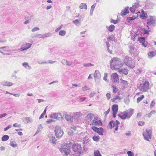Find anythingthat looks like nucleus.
I'll use <instances>...</instances> for the list:
<instances>
[{
  "mask_svg": "<svg viewBox=\"0 0 156 156\" xmlns=\"http://www.w3.org/2000/svg\"><path fill=\"white\" fill-rule=\"evenodd\" d=\"M123 65L122 61L118 58L116 57L113 58L110 61V66L112 69H115L120 68L122 67Z\"/></svg>",
  "mask_w": 156,
  "mask_h": 156,
  "instance_id": "obj_1",
  "label": "nucleus"
},
{
  "mask_svg": "<svg viewBox=\"0 0 156 156\" xmlns=\"http://www.w3.org/2000/svg\"><path fill=\"white\" fill-rule=\"evenodd\" d=\"M60 151L64 155L68 156L70 153V148L69 146L67 144L62 145L60 149Z\"/></svg>",
  "mask_w": 156,
  "mask_h": 156,
  "instance_id": "obj_2",
  "label": "nucleus"
},
{
  "mask_svg": "<svg viewBox=\"0 0 156 156\" xmlns=\"http://www.w3.org/2000/svg\"><path fill=\"white\" fill-rule=\"evenodd\" d=\"M125 63L131 68H133L135 67L134 61L128 56H126L124 60Z\"/></svg>",
  "mask_w": 156,
  "mask_h": 156,
  "instance_id": "obj_3",
  "label": "nucleus"
},
{
  "mask_svg": "<svg viewBox=\"0 0 156 156\" xmlns=\"http://www.w3.org/2000/svg\"><path fill=\"white\" fill-rule=\"evenodd\" d=\"M149 87V82L148 81H145L143 83L140 84L139 88L140 91L146 92L148 90Z\"/></svg>",
  "mask_w": 156,
  "mask_h": 156,
  "instance_id": "obj_4",
  "label": "nucleus"
},
{
  "mask_svg": "<svg viewBox=\"0 0 156 156\" xmlns=\"http://www.w3.org/2000/svg\"><path fill=\"white\" fill-rule=\"evenodd\" d=\"M55 135L57 138H60L63 134V131L62 130L61 127L59 125H57L55 129Z\"/></svg>",
  "mask_w": 156,
  "mask_h": 156,
  "instance_id": "obj_5",
  "label": "nucleus"
},
{
  "mask_svg": "<svg viewBox=\"0 0 156 156\" xmlns=\"http://www.w3.org/2000/svg\"><path fill=\"white\" fill-rule=\"evenodd\" d=\"M152 133L151 129H147L146 133H144L143 134L144 139L147 141H149V139H151V138Z\"/></svg>",
  "mask_w": 156,
  "mask_h": 156,
  "instance_id": "obj_6",
  "label": "nucleus"
},
{
  "mask_svg": "<svg viewBox=\"0 0 156 156\" xmlns=\"http://www.w3.org/2000/svg\"><path fill=\"white\" fill-rule=\"evenodd\" d=\"M73 150L75 152H78L79 153H81L82 151V149L81 145L80 144H73L72 146Z\"/></svg>",
  "mask_w": 156,
  "mask_h": 156,
  "instance_id": "obj_7",
  "label": "nucleus"
},
{
  "mask_svg": "<svg viewBox=\"0 0 156 156\" xmlns=\"http://www.w3.org/2000/svg\"><path fill=\"white\" fill-rule=\"evenodd\" d=\"M119 124V122L116 120L115 121H112L110 122L109 123V125L110 126L111 129L115 127V130L116 131H117L118 129V126Z\"/></svg>",
  "mask_w": 156,
  "mask_h": 156,
  "instance_id": "obj_8",
  "label": "nucleus"
},
{
  "mask_svg": "<svg viewBox=\"0 0 156 156\" xmlns=\"http://www.w3.org/2000/svg\"><path fill=\"white\" fill-rule=\"evenodd\" d=\"M50 117L53 119H54L58 120H62L63 119L61 114L60 113H53L50 115Z\"/></svg>",
  "mask_w": 156,
  "mask_h": 156,
  "instance_id": "obj_9",
  "label": "nucleus"
},
{
  "mask_svg": "<svg viewBox=\"0 0 156 156\" xmlns=\"http://www.w3.org/2000/svg\"><path fill=\"white\" fill-rule=\"evenodd\" d=\"M91 128L95 132L97 133L100 135H103L104 129L102 127L98 128L97 127L93 126Z\"/></svg>",
  "mask_w": 156,
  "mask_h": 156,
  "instance_id": "obj_10",
  "label": "nucleus"
},
{
  "mask_svg": "<svg viewBox=\"0 0 156 156\" xmlns=\"http://www.w3.org/2000/svg\"><path fill=\"white\" fill-rule=\"evenodd\" d=\"M149 18L147 20V23L148 25L155 24L156 23V18L155 17L149 16Z\"/></svg>",
  "mask_w": 156,
  "mask_h": 156,
  "instance_id": "obj_11",
  "label": "nucleus"
},
{
  "mask_svg": "<svg viewBox=\"0 0 156 156\" xmlns=\"http://www.w3.org/2000/svg\"><path fill=\"white\" fill-rule=\"evenodd\" d=\"M111 80L113 83H119V80L118 75L116 73H113L111 76Z\"/></svg>",
  "mask_w": 156,
  "mask_h": 156,
  "instance_id": "obj_12",
  "label": "nucleus"
},
{
  "mask_svg": "<svg viewBox=\"0 0 156 156\" xmlns=\"http://www.w3.org/2000/svg\"><path fill=\"white\" fill-rule=\"evenodd\" d=\"M91 124L94 126H101L102 125V122L101 120H98L96 118H95L91 121Z\"/></svg>",
  "mask_w": 156,
  "mask_h": 156,
  "instance_id": "obj_13",
  "label": "nucleus"
},
{
  "mask_svg": "<svg viewBox=\"0 0 156 156\" xmlns=\"http://www.w3.org/2000/svg\"><path fill=\"white\" fill-rule=\"evenodd\" d=\"M129 51L131 55L133 56H136L137 54V52L136 50L134 48V46H131L129 47Z\"/></svg>",
  "mask_w": 156,
  "mask_h": 156,
  "instance_id": "obj_14",
  "label": "nucleus"
},
{
  "mask_svg": "<svg viewBox=\"0 0 156 156\" xmlns=\"http://www.w3.org/2000/svg\"><path fill=\"white\" fill-rule=\"evenodd\" d=\"M48 137L49 138L50 141L53 144H55L56 143V140L55 137L51 134L48 135Z\"/></svg>",
  "mask_w": 156,
  "mask_h": 156,
  "instance_id": "obj_15",
  "label": "nucleus"
},
{
  "mask_svg": "<svg viewBox=\"0 0 156 156\" xmlns=\"http://www.w3.org/2000/svg\"><path fill=\"white\" fill-rule=\"evenodd\" d=\"M63 116L65 117L66 119L68 122H71L73 121V116L71 117L70 115L66 114H64Z\"/></svg>",
  "mask_w": 156,
  "mask_h": 156,
  "instance_id": "obj_16",
  "label": "nucleus"
},
{
  "mask_svg": "<svg viewBox=\"0 0 156 156\" xmlns=\"http://www.w3.org/2000/svg\"><path fill=\"white\" fill-rule=\"evenodd\" d=\"M128 70L126 69H121L120 68L118 69V71L119 73L120 74H123L125 75H126L128 73Z\"/></svg>",
  "mask_w": 156,
  "mask_h": 156,
  "instance_id": "obj_17",
  "label": "nucleus"
},
{
  "mask_svg": "<svg viewBox=\"0 0 156 156\" xmlns=\"http://www.w3.org/2000/svg\"><path fill=\"white\" fill-rule=\"evenodd\" d=\"M94 77L95 80L97 79H99L101 77V74L99 70H96L94 73Z\"/></svg>",
  "mask_w": 156,
  "mask_h": 156,
  "instance_id": "obj_18",
  "label": "nucleus"
},
{
  "mask_svg": "<svg viewBox=\"0 0 156 156\" xmlns=\"http://www.w3.org/2000/svg\"><path fill=\"white\" fill-rule=\"evenodd\" d=\"M138 41L141 43L142 44V45L144 47H146L147 46L146 43H145V38L144 37H141L139 38Z\"/></svg>",
  "mask_w": 156,
  "mask_h": 156,
  "instance_id": "obj_19",
  "label": "nucleus"
},
{
  "mask_svg": "<svg viewBox=\"0 0 156 156\" xmlns=\"http://www.w3.org/2000/svg\"><path fill=\"white\" fill-rule=\"evenodd\" d=\"M118 116L123 119H125L127 118L126 115V111H124L118 114Z\"/></svg>",
  "mask_w": 156,
  "mask_h": 156,
  "instance_id": "obj_20",
  "label": "nucleus"
},
{
  "mask_svg": "<svg viewBox=\"0 0 156 156\" xmlns=\"http://www.w3.org/2000/svg\"><path fill=\"white\" fill-rule=\"evenodd\" d=\"M1 84L3 86L10 87L13 85L12 82L8 81H4L2 82Z\"/></svg>",
  "mask_w": 156,
  "mask_h": 156,
  "instance_id": "obj_21",
  "label": "nucleus"
},
{
  "mask_svg": "<svg viewBox=\"0 0 156 156\" xmlns=\"http://www.w3.org/2000/svg\"><path fill=\"white\" fill-rule=\"evenodd\" d=\"M94 115L92 113L88 114L86 117V119L88 121H91L94 118Z\"/></svg>",
  "mask_w": 156,
  "mask_h": 156,
  "instance_id": "obj_22",
  "label": "nucleus"
},
{
  "mask_svg": "<svg viewBox=\"0 0 156 156\" xmlns=\"http://www.w3.org/2000/svg\"><path fill=\"white\" fill-rule=\"evenodd\" d=\"M126 115L127 119L129 118L133 115V109H130L128 112L126 111Z\"/></svg>",
  "mask_w": 156,
  "mask_h": 156,
  "instance_id": "obj_23",
  "label": "nucleus"
},
{
  "mask_svg": "<svg viewBox=\"0 0 156 156\" xmlns=\"http://www.w3.org/2000/svg\"><path fill=\"white\" fill-rule=\"evenodd\" d=\"M154 5L151 2H149L146 4L145 8L146 9H152L153 8Z\"/></svg>",
  "mask_w": 156,
  "mask_h": 156,
  "instance_id": "obj_24",
  "label": "nucleus"
},
{
  "mask_svg": "<svg viewBox=\"0 0 156 156\" xmlns=\"http://www.w3.org/2000/svg\"><path fill=\"white\" fill-rule=\"evenodd\" d=\"M129 8V7H126L125 8V9L123 10L121 12L122 16H124L127 13H129L128 11Z\"/></svg>",
  "mask_w": 156,
  "mask_h": 156,
  "instance_id": "obj_25",
  "label": "nucleus"
},
{
  "mask_svg": "<svg viewBox=\"0 0 156 156\" xmlns=\"http://www.w3.org/2000/svg\"><path fill=\"white\" fill-rule=\"evenodd\" d=\"M22 65L26 69L30 70L31 69V66L29 65L28 63L27 62L23 63Z\"/></svg>",
  "mask_w": 156,
  "mask_h": 156,
  "instance_id": "obj_26",
  "label": "nucleus"
},
{
  "mask_svg": "<svg viewBox=\"0 0 156 156\" xmlns=\"http://www.w3.org/2000/svg\"><path fill=\"white\" fill-rule=\"evenodd\" d=\"M81 115L82 113L80 112H76L75 114V115L73 116V118L78 120L80 118Z\"/></svg>",
  "mask_w": 156,
  "mask_h": 156,
  "instance_id": "obj_27",
  "label": "nucleus"
},
{
  "mask_svg": "<svg viewBox=\"0 0 156 156\" xmlns=\"http://www.w3.org/2000/svg\"><path fill=\"white\" fill-rule=\"evenodd\" d=\"M23 121L25 123H27L32 121V119L30 117H26L23 119Z\"/></svg>",
  "mask_w": 156,
  "mask_h": 156,
  "instance_id": "obj_28",
  "label": "nucleus"
},
{
  "mask_svg": "<svg viewBox=\"0 0 156 156\" xmlns=\"http://www.w3.org/2000/svg\"><path fill=\"white\" fill-rule=\"evenodd\" d=\"M112 112H117L118 109V106L117 105H114L112 106Z\"/></svg>",
  "mask_w": 156,
  "mask_h": 156,
  "instance_id": "obj_29",
  "label": "nucleus"
},
{
  "mask_svg": "<svg viewBox=\"0 0 156 156\" xmlns=\"http://www.w3.org/2000/svg\"><path fill=\"white\" fill-rule=\"evenodd\" d=\"M79 7L81 9H82L83 8L86 10L87 9V5L86 4L84 3H81L80 4Z\"/></svg>",
  "mask_w": 156,
  "mask_h": 156,
  "instance_id": "obj_30",
  "label": "nucleus"
},
{
  "mask_svg": "<svg viewBox=\"0 0 156 156\" xmlns=\"http://www.w3.org/2000/svg\"><path fill=\"white\" fill-rule=\"evenodd\" d=\"M156 55V51H151L148 53V56L150 58H151Z\"/></svg>",
  "mask_w": 156,
  "mask_h": 156,
  "instance_id": "obj_31",
  "label": "nucleus"
},
{
  "mask_svg": "<svg viewBox=\"0 0 156 156\" xmlns=\"http://www.w3.org/2000/svg\"><path fill=\"white\" fill-rule=\"evenodd\" d=\"M108 29L110 32H112L115 29V26L113 25H111L108 28Z\"/></svg>",
  "mask_w": 156,
  "mask_h": 156,
  "instance_id": "obj_32",
  "label": "nucleus"
},
{
  "mask_svg": "<svg viewBox=\"0 0 156 156\" xmlns=\"http://www.w3.org/2000/svg\"><path fill=\"white\" fill-rule=\"evenodd\" d=\"M50 33H45L43 34L42 36H41V37H39V38H44L47 37H48L50 36Z\"/></svg>",
  "mask_w": 156,
  "mask_h": 156,
  "instance_id": "obj_33",
  "label": "nucleus"
},
{
  "mask_svg": "<svg viewBox=\"0 0 156 156\" xmlns=\"http://www.w3.org/2000/svg\"><path fill=\"white\" fill-rule=\"evenodd\" d=\"M120 81V83L122 85L124 86L128 85V83L126 81L122 79H121Z\"/></svg>",
  "mask_w": 156,
  "mask_h": 156,
  "instance_id": "obj_34",
  "label": "nucleus"
},
{
  "mask_svg": "<svg viewBox=\"0 0 156 156\" xmlns=\"http://www.w3.org/2000/svg\"><path fill=\"white\" fill-rule=\"evenodd\" d=\"M9 139V136L7 135H4L2 137V140L3 141H5Z\"/></svg>",
  "mask_w": 156,
  "mask_h": 156,
  "instance_id": "obj_35",
  "label": "nucleus"
},
{
  "mask_svg": "<svg viewBox=\"0 0 156 156\" xmlns=\"http://www.w3.org/2000/svg\"><path fill=\"white\" fill-rule=\"evenodd\" d=\"M7 47H8V46H4L0 47V52L2 53V54L3 55H5V54L2 51H5V49Z\"/></svg>",
  "mask_w": 156,
  "mask_h": 156,
  "instance_id": "obj_36",
  "label": "nucleus"
},
{
  "mask_svg": "<svg viewBox=\"0 0 156 156\" xmlns=\"http://www.w3.org/2000/svg\"><path fill=\"white\" fill-rule=\"evenodd\" d=\"M106 46L107 48V49L108 51L110 53H112V51L110 50L109 49V48L110 46V44L109 43L108 41L106 42Z\"/></svg>",
  "mask_w": 156,
  "mask_h": 156,
  "instance_id": "obj_37",
  "label": "nucleus"
},
{
  "mask_svg": "<svg viewBox=\"0 0 156 156\" xmlns=\"http://www.w3.org/2000/svg\"><path fill=\"white\" fill-rule=\"evenodd\" d=\"M9 144L13 147H15L17 146V144L15 141H11Z\"/></svg>",
  "mask_w": 156,
  "mask_h": 156,
  "instance_id": "obj_38",
  "label": "nucleus"
},
{
  "mask_svg": "<svg viewBox=\"0 0 156 156\" xmlns=\"http://www.w3.org/2000/svg\"><path fill=\"white\" fill-rule=\"evenodd\" d=\"M136 19V17H128L127 18V22L128 23H130L131 21H132Z\"/></svg>",
  "mask_w": 156,
  "mask_h": 156,
  "instance_id": "obj_39",
  "label": "nucleus"
},
{
  "mask_svg": "<svg viewBox=\"0 0 156 156\" xmlns=\"http://www.w3.org/2000/svg\"><path fill=\"white\" fill-rule=\"evenodd\" d=\"M66 34V31L64 30H61L59 32V35L60 36H64Z\"/></svg>",
  "mask_w": 156,
  "mask_h": 156,
  "instance_id": "obj_40",
  "label": "nucleus"
},
{
  "mask_svg": "<svg viewBox=\"0 0 156 156\" xmlns=\"http://www.w3.org/2000/svg\"><path fill=\"white\" fill-rule=\"evenodd\" d=\"M156 112L155 111L153 110L151 111L149 113L147 114L146 115H147L148 118H150L152 114H154Z\"/></svg>",
  "mask_w": 156,
  "mask_h": 156,
  "instance_id": "obj_41",
  "label": "nucleus"
},
{
  "mask_svg": "<svg viewBox=\"0 0 156 156\" xmlns=\"http://www.w3.org/2000/svg\"><path fill=\"white\" fill-rule=\"evenodd\" d=\"M28 45V46H29V48H30L32 45V44L28 43H26L24 44L22 46H24L25 48H27V46Z\"/></svg>",
  "mask_w": 156,
  "mask_h": 156,
  "instance_id": "obj_42",
  "label": "nucleus"
},
{
  "mask_svg": "<svg viewBox=\"0 0 156 156\" xmlns=\"http://www.w3.org/2000/svg\"><path fill=\"white\" fill-rule=\"evenodd\" d=\"M114 39V36L112 35L109 36L107 38V40L108 41H113Z\"/></svg>",
  "mask_w": 156,
  "mask_h": 156,
  "instance_id": "obj_43",
  "label": "nucleus"
},
{
  "mask_svg": "<svg viewBox=\"0 0 156 156\" xmlns=\"http://www.w3.org/2000/svg\"><path fill=\"white\" fill-rule=\"evenodd\" d=\"M144 96L143 95L138 97L137 99V103H139L144 98Z\"/></svg>",
  "mask_w": 156,
  "mask_h": 156,
  "instance_id": "obj_44",
  "label": "nucleus"
},
{
  "mask_svg": "<svg viewBox=\"0 0 156 156\" xmlns=\"http://www.w3.org/2000/svg\"><path fill=\"white\" fill-rule=\"evenodd\" d=\"M92 138L94 140L96 141H99L100 139V137L99 136H93Z\"/></svg>",
  "mask_w": 156,
  "mask_h": 156,
  "instance_id": "obj_45",
  "label": "nucleus"
},
{
  "mask_svg": "<svg viewBox=\"0 0 156 156\" xmlns=\"http://www.w3.org/2000/svg\"><path fill=\"white\" fill-rule=\"evenodd\" d=\"M112 87L113 88V92L114 93L117 92L118 90V88H116L115 86L113 85L112 86Z\"/></svg>",
  "mask_w": 156,
  "mask_h": 156,
  "instance_id": "obj_46",
  "label": "nucleus"
},
{
  "mask_svg": "<svg viewBox=\"0 0 156 156\" xmlns=\"http://www.w3.org/2000/svg\"><path fill=\"white\" fill-rule=\"evenodd\" d=\"M86 99V97H79L78 98V101L80 102L84 101Z\"/></svg>",
  "mask_w": 156,
  "mask_h": 156,
  "instance_id": "obj_47",
  "label": "nucleus"
},
{
  "mask_svg": "<svg viewBox=\"0 0 156 156\" xmlns=\"http://www.w3.org/2000/svg\"><path fill=\"white\" fill-rule=\"evenodd\" d=\"M94 156H102L98 151H96L94 152Z\"/></svg>",
  "mask_w": 156,
  "mask_h": 156,
  "instance_id": "obj_48",
  "label": "nucleus"
},
{
  "mask_svg": "<svg viewBox=\"0 0 156 156\" xmlns=\"http://www.w3.org/2000/svg\"><path fill=\"white\" fill-rule=\"evenodd\" d=\"M17 73V72L16 71H15L13 73H12L11 76L12 78H14V79H16L17 78V76H16V74Z\"/></svg>",
  "mask_w": 156,
  "mask_h": 156,
  "instance_id": "obj_49",
  "label": "nucleus"
},
{
  "mask_svg": "<svg viewBox=\"0 0 156 156\" xmlns=\"http://www.w3.org/2000/svg\"><path fill=\"white\" fill-rule=\"evenodd\" d=\"M136 9L135 8L134 6L133 5L132 7L130 8V10L132 13H134L135 12Z\"/></svg>",
  "mask_w": 156,
  "mask_h": 156,
  "instance_id": "obj_50",
  "label": "nucleus"
},
{
  "mask_svg": "<svg viewBox=\"0 0 156 156\" xmlns=\"http://www.w3.org/2000/svg\"><path fill=\"white\" fill-rule=\"evenodd\" d=\"M94 65L93 64L90 63H85L83 64V66L84 67L91 66Z\"/></svg>",
  "mask_w": 156,
  "mask_h": 156,
  "instance_id": "obj_51",
  "label": "nucleus"
},
{
  "mask_svg": "<svg viewBox=\"0 0 156 156\" xmlns=\"http://www.w3.org/2000/svg\"><path fill=\"white\" fill-rule=\"evenodd\" d=\"M90 89V88H89L88 87L86 86H85L84 87H82V90L83 91L89 90Z\"/></svg>",
  "mask_w": 156,
  "mask_h": 156,
  "instance_id": "obj_52",
  "label": "nucleus"
},
{
  "mask_svg": "<svg viewBox=\"0 0 156 156\" xmlns=\"http://www.w3.org/2000/svg\"><path fill=\"white\" fill-rule=\"evenodd\" d=\"M73 22L74 23L76 26H78L79 23V20H75L73 21Z\"/></svg>",
  "mask_w": 156,
  "mask_h": 156,
  "instance_id": "obj_53",
  "label": "nucleus"
},
{
  "mask_svg": "<svg viewBox=\"0 0 156 156\" xmlns=\"http://www.w3.org/2000/svg\"><path fill=\"white\" fill-rule=\"evenodd\" d=\"M29 46H27V48H25L24 46L21 47L20 48V50L21 51H23L24 50H26L29 48Z\"/></svg>",
  "mask_w": 156,
  "mask_h": 156,
  "instance_id": "obj_54",
  "label": "nucleus"
},
{
  "mask_svg": "<svg viewBox=\"0 0 156 156\" xmlns=\"http://www.w3.org/2000/svg\"><path fill=\"white\" fill-rule=\"evenodd\" d=\"M127 154L128 156H134V155L133 153L130 151H127Z\"/></svg>",
  "mask_w": 156,
  "mask_h": 156,
  "instance_id": "obj_55",
  "label": "nucleus"
},
{
  "mask_svg": "<svg viewBox=\"0 0 156 156\" xmlns=\"http://www.w3.org/2000/svg\"><path fill=\"white\" fill-rule=\"evenodd\" d=\"M39 64H47L48 63V62L46 61H38L37 62Z\"/></svg>",
  "mask_w": 156,
  "mask_h": 156,
  "instance_id": "obj_56",
  "label": "nucleus"
},
{
  "mask_svg": "<svg viewBox=\"0 0 156 156\" xmlns=\"http://www.w3.org/2000/svg\"><path fill=\"white\" fill-rule=\"evenodd\" d=\"M136 9L138 8L139 6V2H135L134 4V5H133Z\"/></svg>",
  "mask_w": 156,
  "mask_h": 156,
  "instance_id": "obj_57",
  "label": "nucleus"
},
{
  "mask_svg": "<svg viewBox=\"0 0 156 156\" xmlns=\"http://www.w3.org/2000/svg\"><path fill=\"white\" fill-rule=\"evenodd\" d=\"M96 5V3H94L93 4V5H92L91 6L90 10L93 11L94 10V9H95V8Z\"/></svg>",
  "mask_w": 156,
  "mask_h": 156,
  "instance_id": "obj_58",
  "label": "nucleus"
},
{
  "mask_svg": "<svg viewBox=\"0 0 156 156\" xmlns=\"http://www.w3.org/2000/svg\"><path fill=\"white\" fill-rule=\"evenodd\" d=\"M39 30V28L38 27H35L32 29L31 31L33 32L38 30Z\"/></svg>",
  "mask_w": 156,
  "mask_h": 156,
  "instance_id": "obj_59",
  "label": "nucleus"
},
{
  "mask_svg": "<svg viewBox=\"0 0 156 156\" xmlns=\"http://www.w3.org/2000/svg\"><path fill=\"white\" fill-rule=\"evenodd\" d=\"M107 73H105L104 74V77H103V79L105 81L108 82V81L107 79Z\"/></svg>",
  "mask_w": 156,
  "mask_h": 156,
  "instance_id": "obj_60",
  "label": "nucleus"
},
{
  "mask_svg": "<svg viewBox=\"0 0 156 156\" xmlns=\"http://www.w3.org/2000/svg\"><path fill=\"white\" fill-rule=\"evenodd\" d=\"M66 64L67 66H71L72 65V62H69L66 61Z\"/></svg>",
  "mask_w": 156,
  "mask_h": 156,
  "instance_id": "obj_61",
  "label": "nucleus"
},
{
  "mask_svg": "<svg viewBox=\"0 0 156 156\" xmlns=\"http://www.w3.org/2000/svg\"><path fill=\"white\" fill-rule=\"evenodd\" d=\"M144 124V122L143 121H140L138 122V125L139 126H143Z\"/></svg>",
  "mask_w": 156,
  "mask_h": 156,
  "instance_id": "obj_62",
  "label": "nucleus"
},
{
  "mask_svg": "<svg viewBox=\"0 0 156 156\" xmlns=\"http://www.w3.org/2000/svg\"><path fill=\"white\" fill-rule=\"evenodd\" d=\"M13 126L14 127H20L21 126V125L20 124H18L16 123H15L13 124Z\"/></svg>",
  "mask_w": 156,
  "mask_h": 156,
  "instance_id": "obj_63",
  "label": "nucleus"
},
{
  "mask_svg": "<svg viewBox=\"0 0 156 156\" xmlns=\"http://www.w3.org/2000/svg\"><path fill=\"white\" fill-rule=\"evenodd\" d=\"M124 101L126 104H128L129 102V99L128 98H126L124 99Z\"/></svg>",
  "mask_w": 156,
  "mask_h": 156,
  "instance_id": "obj_64",
  "label": "nucleus"
}]
</instances>
